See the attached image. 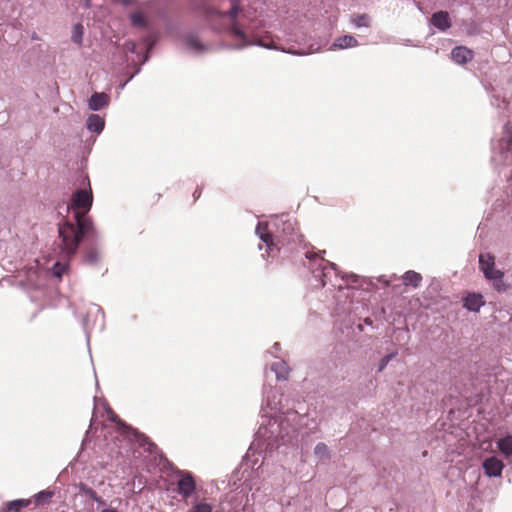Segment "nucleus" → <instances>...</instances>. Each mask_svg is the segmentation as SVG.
I'll return each mask as SVG.
<instances>
[{
	"instance_id": "nucleus-1",
	"label": "nucleus",
	"mask_w": 512,
	"mask_h": 512,
	"mask_svg": "<svg viewBox=\"0 0 512 512\" xmlns=\"http://www.w3.org/2000/svg\"><path fill=\"white\" fill-rule=\"evenodd\" d=\"M281 397L270 384L263 385L261 422L255 441L265 449L273 450L281 445H293L297 441L299 427L305 419L304 415L294 410L281 412Z\"/></svg>"
},
{
	"instance_id": "nucleus-2",
	"label": "nucleus",
	"mask_w": 512,
	"mask_h": 512,
	"mask_svg": "<svg viewBox=\"0 0 512 512\" xmlns=\"http://www.w3.org/2000/svg\"><path fill=\"white\" fill-rule=\"evenodd\" d=\"M93 202L91 190H77L71 200L73 220L63 219L58 223L59 238L62 243V252L71 257L74 255L81 243L83 237L93 230L92 221L87 217Z\"/></svg>"
},
{
	"instance_id": "nucleus-3",
	"label": "nucleus",
	"mask_w": 512,
	"mask_h": 512,
	"mask_svg": "<svg viewBox=\"0 0 512 512\" xmlns=\"http://www.w3.org/2000/svg\"><path fill=\"white\" fill-rule=\"evenodd\" d=\"M255 232L266 245L268 257H274L285 246L302 242L296 221L287 214L276 217L270 223L259 222Z\"/></svg>"
},
{
	"instance_id": "nucleus-4",
	"label": "nucleus",
	"mask_w": 512,
	"mask_h": 512,
	"mask_svg": "<svg viewBox=\"0 0 512 512\" xmlns=\"http://www.w3.org/2000/svg\"><path fill=\"white\" fill-rule=\"evenodd\" d=\"M325 250L318 253L313 251L305 252L306 258L309 260V269L318 286L325 287L328 284L331 287L338 288L339 291L344 289L350 290L351 284L357 283L358 276L356 274H340L336 264L324 259Z\"/></svg>"
},
{
	"instance_id": "nucleus-5",
	"label": "nucleus",
	"mask_w": 512,
	"mask_h": 512,
	"mask_svg": "<svg viewBox=\"0 0 512 512\" xmlns=\"http://www.w3.org/2000/svg\"><path fill=\"white\" fill-rule=\"evenodd\" d=\"M240 7L236 2H232L231 7L226 12H218L219 17L228 22L231 35L237 44L236 48H244L250 45H257L268 49H276L268 33L262 32L260 28L264 27L260 22L251 23L246 30H242L236 23Z\"/></svg>"
},
{
	"instance_id": "nucleus-6",
	"label": "nucleus",
	"mask_w": 512,
	"mask_h": 512,
	"mask_svg": "<svg viewBox=\"0 0 512 512\" xmlns=\"http://www.w3.org/2000/svg\"><path fill=\"white\" fill-rule=\"evenodd\" d=\"M101 404L103 405L109 420L115 422L118 425V433L121 436L127 438L129 441H136L139 446H142L149 452H152V448H155V445L150 442V440L145 435L139 433L137 430L122 422L106 402H102Z\"/></svg>"
},
{
	"instance_id": "nucleus-7",
	"label": "nucleus",
	"mask_w": 512,
	"mask_h": 512,
	"mask_svg": "<svg viewBox=\"0 0 512 512\" xmlns=\"http://www.w3.org/2000/svg\"><path fill=\"white\" fill-rule=\"evenodd\" d=\"M492 160L496 165H512V128L504 126L503 136L494 147Z\"/></svg>"
},
{
	"instance_id": "nucleus-8",
	"label": "nucleus",
	"mask_w": 512,
	"mask_h": 512,
	"mask_svg": "<svg viewBox=\"0 0 512 512\" xmlns=\"http://www.w3.org/2000/svg\"><path fill=\"white\" fill-rule=\"evenodd\" d=\"M479 267L485 278L493 283L497 291H505L504 273L495 267V258L489 253L479 255Z\"/></svg>"
},
{
	"instance_id": "nucleus-9",
	"label": "nucleus",
	"mask_w": 512,
	"mask_h": 512,
	"mask_svg": "<svg viewBox=\"0 0 512 512\" xmlns=\"http://www.w3.org/2000/svg\"><path fill=\"white\" fill-rule=\"evenodd\" d=\"M176 476L178 478L176 482V492L183 499L191 498L193 494L196 492L197 488L196 481L192 473L186 470H177Z\"/></svg>"
},
{
	"instance_id": "nucleus-10",
	"label": "nucleus",
	"mask_w": 512,
	"mask_h": 512,
	"mask_svg": "<svg viewBox=\"0 0 512 512\" xmlns=\"http://www.w3.org/2000/svg\"><path fill=\"white\" fill-rule=\"evenodd\" d=\"M482 468L487 477H500L504 469V464L497 457L491 456L483 461Z\"/></svg>"
},
{
	"instance_id": "nucleus-11",
	"label": "nucleus",
	"mask_w": 512,
	"mask_h": 512,
	"mask_svg": "<svg viewBox=\"0 0 512 512\" xmlns=\"http://www.w3.org/2000/svg\"><path fill=\"white\" fill-rule=\"evenodd\" d=\"M269 369L275 374L277 381H286L291 371L288 364L280 358H277L274 362H272L269 366Z\"/></svg>"
},
{
	"instance_id": "nucleus-12",
	"label": "nucleus",
	"mask_w": 512,
	"mask_h": 512,
	"mask_svg": "<svg viewBox=\"0 0 512 512\" xmlns=\"http://www.w3.org/2000/svg\"><path fill=\"white\" fill-rule=\"evenodd\" d=\"M110 103V97L104 92H95L88 100V108L92 111H99L107 107Z\"/></svg>"
},
{
	"instance_id": "nucleus-13",
	"label": "nucleus",
	"mask_w": 512,
	"mask_h": 512,
	"mask_svg": "<svg viewBox=\"0 0 512 512\" xmlns=\"http://www.w3.org/2000/svg\"><path fill=\"white\" fill-rule=\"evenodd\" d=\"M431 23L441 31H446L451 27L449 14L446 11L435 12L431 17Z\"/></svg>"
},
{
	"instance_id": "nucleus-14",
	"label": "nucleus",
	"mask_w": 512,
	"mask_h": 512,
	"mask_svg": "<svg viewBox=\"0 0 512 512\" xmlns=\"http://www.w3.org/2000/svg\"><path fill=\"white\" fill-rule=\"evenodd\" d=\"M184 43L186 48L194 53H202L206 50L205 45L200 41L199 37L192 33L185 35Z\"/></svg>"
},
{
	"instance_id": "nucleus-15",
	"label": "nucleus",
	"mask_w": 512,
	"mask_h": 512,
	"mask_svg": "<svg viewBox=\"0 0 512 512\" xmlns=\"http://www.w3.org/2000/svg\"><path fill=\"white\" fill-rule=\"evenodd\" d=\"M105 126L104 118L98 114H91L86 120V128L93 133L100 134Z\"/></svg>"
},
{
	"instance_id": "nucleus-16",
	"label": "nucleus",
	"mask_w": 512,
	"mask_h": 512,
	"mask_svg": "<svg viewBox=\"0 0 512 512\" xmlns=\"http://www.w3.org/2000/svg\"><path fill=\"white\" fill-rule=\"evenodd\" d=\"M453 61L457 64H465L472 59V52L462 46L455 47L451 52Z\"/></svg>"
},
{
	"instance_id": "nucleus-17",
	"label": "nucleus",
	"mask_w": 512,
	"mask_h": 512,
	"mask_svg": "<svg viewBox=\"0 0 512 512\" xmlns=\"http://www.w3.org/2000/svg\"><path fill=\"white\" fill-rule=\"evenodd\" d=\"M358 46L357 39L352 35H344L338 37L333 44L331 45V49H347Z\"/></svg>"
},
{
	"instance_id": "nucleus-18",
	"label": "nucleus",
	"mask_w": 512,
	"mask_h": 512,
	"mask_svg": "<svg viewBox=\"0 0 512 512\" xmlns=\"http://www.w3.org/2000/svg\"><path fill=\"white\" fill-rule=\"evenodd\" d=\"M483 304V297L480 294H469L464 300V307L473 312L479 311Z\"/></svg>"
},
{
	"instance_id": "nucleus-19",
	"label": "nucleus",
	"mask_w": 512,
	"mask_h": 512,
	"mask_svg": "<svg viewBox=\"0 0 512 512\" xmlns=\"http://www.w3.org/2000/svg\"><path fill=\"white\" fill-rule=\"evenodd\" d=\"M402 279H403L404 285L412 286L414 288H417L421 284L422 276L418 272H415L413 270H409V271L404 273V275L402 276Z\"/></svg>"
},
{
	"instance_id": "nucleus-20",
	"label": "nucleus",
	"mask_w": 512,
	"mask_h": 512,
	"mask_svg": "<svg viewBox=\"0 0 512 512\" xmlns=\"http://www.w3.org/2000/svg\"><path fill=\"white\" fill-rule=\"evenodd\" d=\"M497 447L507 458L512 456V435H506L497 441Z\"/></svg>"
},
{
	"instance_id": "nucleus-21",
	"label": "nucleus",
	"mask_w": 512,
	"mask_h": 512,
	"mask_svg": "<svg viewBox=\"0 0 512 512\" xmlns=\"http://www.w3.org/2000/svg\"><path fill=\"white\" fill-rule=\"evenodd\" d=\"M314 455L321 462L328 461L330 459L328 446L323 442H319L314 448Z\"/></svg>"
},
{
	"instance_id": "nucleus-22",
	"label": "nucleus",
	"mask_w": 512,
	"mask_h": 512,
	"mask_svg": "<svg viewBox=\"0 0 512 512\" xmlns=\"http://www.w3.org/2000/svg\"><path fill=\"white\" fill-rule=\"evenodd\" d=\"M29 499H17L7 503L8 512H20L21 509L26 508L30 505Z\"/></svg>"
},
{
	"instance_id": "nucleus-23",
	"label": "nucleus",
	"mask_w": 512,
	"mask_h": 512,
	"mask_svg": "<svg viewBox=\"0 0 512 512\" xmlns=\"http://www.w3.org/2000/svg\"><path fill=\"white\" fill-rule=\"evenodd\" d=\"M351 22L357 28L369 27L371 19L367 14H358L352 16Z\"/></svg>"
},
{
	"instance_id": "nucleus-24",
	"label": "nucleus",
	"mask_w": 512,
	"mask_h": 512,
	"mask_svg": "<svg viewBox=\"0 0 512 512\" xmlns=\"http://www.w3.org/2000/svg\"><path fill=\"white\" fill-rule=\"evenodd\" d=\"M131 24L134 27L144 28L146 26V19L140 12H134L130 15Z\"/></svg>"
},
{
	"instance_id": "nucleus-25",
	"label": "nucleus",
	"mask_w": 512,
	"mask_h": 512,
	"mask_svg": "<svg viewBox=\"0 0 512 512\" xmlns=\"http://www.w3.org/2000/svg\"><path fill=\"white\" fill-rule=\"evenodd\" d=\"M67 268L68 265L66 263L56 262L51 269V273L55 278L60 279Z\"/></svg>"
},
{
	"instance_id": "nucleus-26",
	"label": "nucleus",
	"mask_w": 512,
	"mask_h": 512,
	"mask_svg": "<svg viewBox=\"0 0 512 512\" xmlns=\"http://www.w3.org/2000/svg\"><path fill=\"white\" fill-rule=\"evenodd\" d=\"M83 36V26L81 24H75L72 31L71 39L74 43L80 44Z\"/></svg>"
},
{
	"instance_id": "nucleus-27",
	"label": "nucleus",
	"mask_w": 512,
	"mask_h": 512,
	"mask_svg": "<svg viewBox=\"0 0 512 512\" xmlns=\"http://www.w3.org/2000/svg\"><path fill=\"white\" fill-rule=\"evenodd\" d=\"M398 352L397 351H393L387 355H385L379 362V366H378V372H382L386 366L388 365V363L394 359L396 356H397Z\"/></svg>"
},
{
	"instance_id": "nucleus-28",
	"label": "nucleus",
	"mask_w": 512,
	"mask_h": 512,
	"mask_svg": "<svg viewBox=\"0 0 512 512\" xmlns=\"http://www.w3.org/2000/svg\"><path fill=\"white\" fill-rule=\"evenodd\" d=\"M190 512H212V507L206 502H199L193 505Z\"/></svg>"
},
{
	"instance_id": "nucleus-29",
	"label": "nucleus",
	"mask_w": 512,
	"mask_h": 512,
	"mask_svg": "<svg viewBox=\"0 0 512 512\" xmlns=\"http://www.w3.org/2000/svg\"><path fill=\"white\" fill-rule=\"evenodd\" d=\"M52 495H53V493L50 491H46V490L41 491L34 496L35 502H36V504L39 505V504L49 500L52 497Z\"/></svg>"
},
{
	"instance_id": "nucleus-30",
	"label": "nucleus",
	"mask_w": 512,
	"mask_h": 512,
	"mask_svg": "<svg viewBox=\"0 0 512 512\" xmlns=\"http://www.w3.org/2000/svg\"><path fill=\"white\" fill-rule=\"evenodd\" d=\"M98 259H99V254L94 249L87 251L85 254V261L89 264L96 263L98 261Z\"/></svg>"
},
{
	"instance_id": "nucleus-31",
	"label": "nucleus",
	"mask_w": 512,
	"mask_h": 512,
	"mask_svg": "<svg viewBox=\"0 0 512 512\" xmlns=\"http://www.w3.org/2000/svg\"><path fill=\"white\" fill-rule=\"evenodd\" d=\"M80 491L91 499L94 498L95 495L97 494L92 488L84 484H81Z\"/></svg>"
},
{
	"instance_id": "nucleus-32",
	"label": "nucleus",
	"mask_w": 512,
	"mask_h": 512,
	"mask_svg": "<svg viewBox=\"0 0 512 512\" xmlns=\"http://www.w3.org/2000/svg\"><path fill=\"white\" fill-rule=\"evenodd\" d=\"M124 48L126 51L134 53L136 49V44L133 41H126L124 44Z\"/></svg>"
},
{
	"instance_id": "nucleus-33",
	"label": "nucleus",
	"mask_w": 512,
	"mask_h": 512,
	"mask_svg": "<svg viewBox=\"0 0 512 512\" xmlns=\"http://www.w3.org/2000/svg\"><path fill=\"white\" fill-rule=\"evenodd\" d=\"M83 328H84L85 333H86L87 342L89 343V341H90V332H89V328H88V325H87V318L83 319Z\"/></svg>"
},
{
	"instance_id": "nucleus-34",
	"label": "nucleus",
	"mask_w": 512,
	"mask_h": 512,
	"mask_svg": "<svg viewBox=\"0 0 512 512\" xmlns=\"http://www.w3.org/2000/svg\"><path fill=\"white\" fill-rule=\"evenodd\" d=\"M92 500L96 501L99 505H105V501L97 494L95 495L94 498H92Z\"/></svg>"
},
{
	"instance_id": "nucleus-35",
	"label": "nucleus",
	"mask_w": 512,
	"mask_h": 512,
	"mask_svg": "<svg viewBox=\"0 0 512 512\" xmlns=\"http://www.w3.org/2000/svg\"><path fill=\"white\" fill-rule=\"evenodd\" d=\"M92 500L96 501L99 505H105V501L97 494L95 495L94 498H92Z\"/></svg>"
},
{
	"instance_id": "nucleus-36",
	"label": "nucleus",
	"mask_w": 512,
	"mask_h": 512,
	"mask_svg": "<svg viewBox=\"0 0 512 512\" xmlns=\"http://www.w3.org/2000/svg\"><path fill=\"white\" fill-rule=\"evenodd\" d=\"M200 195H201V189L197 188V189L194 191V193H193V197H194V199H197V198H199V197H200Z\"/></svg>"
},
{
	"instance_id": "nucleus-37",
	"label": "nucleus",
	"mask_w": 512,
	"mask_h": 512,
	"mask_svg": "<svg viewBox=\"0 0 512 512\" xmlns=\"http://www.w3.org/2000/svg\"><path fill=\"white\" fill-rule=\"evenodd\" d=\"M133 77H134V75H131L127 81H125L124 83H122V84L119 86V88H120V89H124V87L126 86V84H127V83H128V82H129Z\"/></svg>"
},
{
	"instance_id": "nucleus-38",
	"label": "nucleus",
	"mask_w": 512,
	"mask_h": 512,
	"mask_svg": "<svg viewBox=\"0 0 512 512\" xmlns=\"http://www.w3.org/2000/svg\"><path fill=\"white\" fill-rule=\"evenodd\" d=\"M101 512H118V511L114 508H106V509H103Z\"/></svg>"
},
{
	"instance_id": "nucleus-39",
	"label": "nucleus",
	"mask_w": 512,
	"mask_h": 512,
	"mask_svg": "<svg viewBox=\"0 0 512 512\" xmlns=\"http://www.w3.org/2000/svg\"><path fill=\"white\" fill-rule=\"evenodd\" d=\"M364 322L366 325H372V320L370 318H365Z\"/></svg>"
},
{
	"instance_id": "nucleus-40",
	"label": "nucleus",
	"mask_w": 512,
	"mask_h": 512,
	"mask_svg": "<svg viewBox=\"0 0 512 512\" xmlns=\"http://www.w3.org/2000/svg\"><path fill=\"white\" fill-rule=\"evenodd\" d=\"M279 343H275L274 346H273V350L274 351H278L279 350Z\"/></svg>"
},
{
	"instance_id": "nucleus-41",
	"label": "nucleus",
	"mask_w": 512,
	"mask_h": 512,
	"mask_svg": "<svg viewBox=\"0 0 512 512\" xmlns=\"http://www.w3.org/2000/svg\"><path fill=\"white\" fill-rule=\"evenodd\" d=\"M95 309L100 312L101 311V308L99 306H95Z\"/></svg>"
},
{
	"instance_id": "nucleus-42",
	"label": "nucleus",
	"mask_w": 512,
	"mask_h": 512,
	"mask_svg": "<svg viewBox=\"0 0 512 512\" xmlns=\"http://www.w3.org/2000/svg\"><path fill=\"white\" fill-rule=\"evenodd\" d=\"M94 401H95V408H97L99 404L97 403L96 398L94 399Z\"/></svg>"
},
{
	"instance_id": "nucleus-43",
	"label": "nucleus",
	"mask_w": 512,
	"mask_h": 512,
	"mask_svg": "<svg viewBox=\"0 0 512 512\" xmlns=\"http://www.w3.org/2000/svg\"><path fill=\"white\" fill-rule=\"evenodd\" d=\"M148 60V55L145 56L144 58V61L143 62H146Z\"/></svg>"
}]
</instances>
